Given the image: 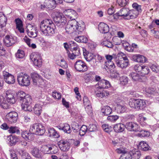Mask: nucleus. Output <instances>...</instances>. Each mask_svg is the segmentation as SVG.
Instances as JSON below:
<instances>
[{"label": "nucleus", "mask_w": 159, "mask_h": 159, "mask_svg": "<svg viewBox=\"0 0 159 159\" xmlns=\"http://www.w3.org/2000/svg\"><path fill=\"white\" fill-rule=\"evenodd\" d=\"M7 117L8 120L11 123H16L18 119L17 113L14 111L9 112L7 115Z\"/></svg>", "instance_id": "nucleus-14"}, {"label": "nucleus", "mask_w": 159, "mask_h": 159, "mask_svg": "<svg viewBox=\"0 0 159 159\" xmlns=\"http://www.w3.org/2000/svg\"><path fill=\"white\" fill-rule=\"evenodd\" d=\"M19 153L25 159H31V157L28 153L21 150L20 151Z\"/></svg>", "instance_id": "nucleus-58"}, {"label": "nucleus", "mask_w": 159, "mask_h": 159, "mask_svg": "<svg viewBox=\"0 0 159 159\" xmlns=\"http://www.w3.org/2000/svg\"><path fill=\"white\" fill-rule=\"evenodd\" d=\"M57 64L64 69L68 67L67 64L64 59H61L60 61L57 62Z\"/></svg>", "instance_id": "nucleus-57"}, {"label": "nucleus", "mask_w": 159, "mask_h": 159, "mask_svg": "<svg viewBox=\"0 0 159 159\" xmlns=\"http://www.w3.org/2000/svg\"><path fill=\"white\" fill-rule=\"evenodd\" d=\"M48 133L50 136H52L55 138H58L60 136L58 133L53 128L49 129Z\"/></svg>", "instance_id": "nucleus-44"}, {"label": "nucleus", "mask_w": 159, "mask_h": 159, "mask_svg": "<svg viewBox=\"0 0 159 159\" xmlns=\"http://www.w3.org/2000/svg\"><path fill=\"white\" fill-rule=\"evenodd\" d=\"M108 17V20L111 21H113L117 19L118 18L117 13L114 14L110 15Z\"/></svg>", "instance_id": "nucleus-63"}, {"label": "nucleus", "mask_w": 159, "mask_h": 159, "mask_svg": "<svg viewBox=\"0 0 159 159\" xmlns=\"http://www.w3.org/2000/svg\"><path fill=\"white\" fill-rule=\"evenodd\" d=\"M117 152L119 153H122L120 159H130V154L127 152H124L118 149Z\"/></svg>", "instance_id": "nucleus-40"}, {"label": "nucleus", "mask_w": 159, "mask_h": 159, "mask_svg": "<svg viewBox=\"0 0 159 159\" xmlns=\"http://www.w3.org/2000/svg\"><path fill=\"white\" fill-rule=\"evenodd\" d=\"M129 11V9L123 8L116 13L118 17L119 16H122L124 18L127 19Z\"/></svg>", "instance_id": "nucleus-20"}, {"label": "nucleus", "mask_w": 159, "mask_h": 159, "mask_svg": "<svg viewBox=\"0 0 159 159\" xmlns=\"http://www.w3.org/2000/svg\"><path fill=\"white\" fill-rule=\"evenodd\" d=\"M72 129L74 133H76L80 130V127H79L80 126L78 124L75 123L72 125Z\"/></svg>", "instance_id": "nucleus-61"}, {"label": "nucleus", "mask_w": 159, "mask_h": 159, "mask_svg": "<svg viewBox=\"0 0 159 159\" xmlns=\"http://www.w3.org/2000/svg\"><path fill=\"white\" fill-rule=\"evenodd\" d=\"M42 108V107L40 104L38 103L36 104L34 107V114L37 116H39L41 113Z\"/></svg>", "instance_id": "nucleus-34"}, {"label": "nucleus", "mask_w": 159, "mask_h": 159, "mask_svg": "<svg viewBox=\"0 0 159 159\" xmlns=\"http://www.w3.org/2000/svg\"><path fill=\"white\" fill-rule=\"evenodd\" d=\"M88 128L86 126L83 125L81 128H80L79 134L80 136H83L88 131Z\"/></svg>", "instance_id": "nucleus-48"}, {"label": "nucleus", "mask_w": 159, "mask_h": 159, "mask_svg": "<svg viewBox=\"0 0 159 159\" xmlns=\"http://www.w3.org/2000/svg\"><path fill=\"white\" fill-rule=\"evenodd\" d=\"M17 81L19 84L22 86H27L30 84V76L27 74L23 73L18 75Z\"/></svg>", "instance_id": "nucleus-5"}, {"label": "nucleus", "mask_w": 159, "mask_h": 159, "mask_svg": "<svg viewBox=\"0 0 159 159\" xmlns=\"http://www.w3.org/2000/svg\"><path fill=\"white\" fill-rule=\"evenodd\" d=\"M58 128L60 130H63L65 132L68 134L71 133V130L69 125L67 123L64 124L62 126H59Z\"/></svg>", "instance_id": "nucleus-28"}, {"label": "nucleus", "mask_w": 159, "mask_h": 159, "mask_svg": "<svg viewBox=\"0 0 159 159\" xmlns=\"http://www.w3.org/2000/svg\"><path fill=\"white\" fill-rule=\"evenodd\" d=\"M9 131L11 133H16L17 134L20 133V131L18 127L16 126H11L9 128Z\"/></svg>", "instance_id": "nucleus-49"}, {"label": "nucleus", "mask_w": 159, "mask_h": 159, "mask_svg": "<svg viewBox=\"0 0 159 159\" xmlns=\"http://www.w3.org/2000/svg\"><path fill=\"white\" fill-rule=\"evenodd\" d=\"M45 3V7L47 8L53 9L56 7V3L53 0H46Z\"/></svg>", "instance_id": "nucleus-25"}, {"label": "nucleus", "mask_w": 159, "mask_h": 159, "mask_svg": "<svg viewBox=\"0 0 159 159\" xmlns=\"http://www.w3.org/2000/svg\"><path fill=\"white\" fill-rule=\"evenodd\" d=\"M64 14L69 18L71 20H75V18L77 16V14L75 11L68 9L64 11Z\"/></svg>", "instance_id": "nucleus-19"}, {"label": "nucleus", "mask_w": 159, "mask_h": 159, "mask_svg": "<svg viewBox=\"0 0 159 159\" xmlns=\"http://www.w3.org/2000/svg\"><path fill=\"white\" fill-rule=\"evenodd\" d=\"M31 153L35 157L40 158L41 157V155L39 149L37 148L34 147L32 149L31 151Z\"/></svg>", "instance_id": "nucleus-45"}, {"label": "nucleus", "mask_w": 159, "mask_h": 159, "mask_svg": "<svg viewBox=\"0 0 159 159\" xmlns=\"http://www.w3.org/2000/svg\"><path fill=\"white\" fill-rule=\"evenodd\" d=\"M7 18L5 15L0 12V25L6 26L7 22Z\"/></svg>", "instance_id": "nucleus-47"}, {"label": "nucleus", "mask_w": 159, "mask_h": 159, "mask_svg": "<svg viewBox=\"0 0 159 159\" xmlns=\"http://www.w3.org/2000/svg\"><path fill=\"white\" fill-rule=\"evenodd\" d=\"M116 63L118 67L122 69L126 68L129 64V60L126 56L123 57L121 60H117Z\"/></svg>", "instance_id": "nucleus-12"}, {"label": "nucleus", "mask_w": 159, "mask_h": 159, "mask_svg": "<svg viewBox=\"0 0 159 159\" xmlns=\"http://www.w3.org/2000/svg\"><path fill=\"white\" fill-rule=\"evenodd\" d=\"M98 29L101 33H107L109 31L108 26L104 23H100L98 25Z\"/></svg>", "instance_id": "nucleus-21"}, {"label": "nucleus", "mask_w": 159, "mask_h": 159, "mask_svg": "<svg viewBox=\"0 0 159 159\" xmlns=\"http://www.w3.org/2000/svg\"><path fill=\"white\" fill-rule=\"evenodd\" d=\"M8 140L10 143L11 146L15 145L16 143L20 141L19 139L16 136H9L8 137Z\"/></svg>", "instance_id": "nucleus-27"}, {"label": "nucleus", "mask_w": 159, "mask_h": 159, "mask_svg": "<svg viewBox=\"0 0 159 159\" xmlns=\"http://www.w3.org/2000/svg\"><path fill=\"white\" fill-rule=\"evenodd\" d=\"M54 26V24L51 20H44L40 24V30L43 35L52 36L55 33Z\"/></svg>", "instance_id": "nucleus-1"}, {"label": "nucleus", "mask_w": 159, "mask_h": 159, "mask_svg": "<svg viewBox=\"0 0 159 159\" xmlns=\"http://www.w3.org/2000/svg\"><path fill=\"white\" fill-rule=\"evenodd\" d=\"M129 76L134 81H139L141 79V75L138 73L134 72H132L130 73Z\"/></svg>", "instance_id": "nucleus-39"}, {"label": "nucleus", "mask_w": 159, "mask_h": 159, "mask_svg": "<svg viewBox=\"0 0 159 159\" xmlns=\"http://www.w3.org/2000/svg\"><path fill=\"white\" fill-rule=\"evenodd\" d=\"M130 154L131 159H139L141 155L140 152L139 151L133 152Z\"/></svg>", "instance_id": "nucleus-42"}, {"label": "nucleus", "mask_w": 159, "mask_h": 159, "mask_svg": "<svg viewBox=\"0 0 159 159\" xmlns=\"http://www.w3.org/2000/svg\"><path fill=\"white\" fill-rule=\"evenodd\" d=\"M103 45L108 48H112L113 45L110 41L108 40L104 41L103 42Z\"/></svg>", "instance_id": "nucleus-64"}, {"label": "nucleus", "mask_w": 159, "mask_h": 159, "mask_svg": "<svg viewBox=\"0 0 159 159\" xmlns=\"http://www.w3.org/2000/svg\"><path fill=\"white\" fill-rule=\"evenodd\" d=\"M67 53L68 57L72 60L74 59L76 56H79L80 54V52H79L78 51H77V52H72V53L68 52Z\"/></svg>", "instance_id": "nucleus-53"}, {"label": "nucleus", "mask_w": 159, "mask_h": 159, "mask_svg": "<svg viewBox=\"0 0 159 159\" xmlns=\"http://www.w3.org/2000/svg\"><path fill=\"white\" fill-rule=\"evenodd\" d=\"M74 66L75 69L80 72H84L88 69L87 64L81 60L77 61L75 63Z\"/></svg>", "instance_id": "nucleus-7"}, {"label": "nucleus", "mask_w": 159, "mask_h": 159, "mask_svg": "<svg viewBox=\"0 0 159 159\" xmlns=\"http://www.w3.org/2000/svg\"><path fill=\"white\" fill-rule=\"evenodd\" d=\"M16 27V28L20 33H24V30L23 28L22 22L19 19H16L15 20Z\"/></svg>", "instance_id": "nucleus-26"}, {"label": "nucleus", "mask_w": 159, "mask_h": 159, "mask_svg": "<svg viewBox=\"0 0 159 159\" xmlns=\"http://www.w3.org/2000/svg\"><path fill=\"white\" fill-rule=\"evenodd\" d=\"M0 106L4 109L9 108V104L7 102L6 98L3 96H0Z\"/></svg>", "instance_id": "nucleus-22"}, {"label": "nucleus", "mask_w": 159, "mask_h": 159, "mask_svg": "<svg viewBox=\"0 0 159 159\" xmlns=\"http://www.w3.org/2000/svg\"><path fill=\"white\" fill-rule=\"evenodd\" d=\"M139 13L136 10H129L127 19H134L138 16Z\"/></svg>", "instance_id": "nucleus-29"}, {"label": "nucleus", "mask_w": 159, "mask_h": 159, "mask_svg": "<svg viewBox=\"0 0 159 159\" xmlns=\"http://www.w3.org/2000/svg\"><path fill=\"white\" fill-rule=\"evenodd\" d=\"M132 59L134 61L139 63H145L147 61V59L145 57L139 54L133 55Z\"/></svg>", "instance_id": "nucleus-17"}, {"label": "nucleus", "mask_w": 159, "mask_h": 159, "mask_svg": "<svg viewBox=\"0 0 159 159\" xmlns=\"http://www.w3.org/2000/svg\"><path fill=\"white\" fill-rule=\"evenodd\" d=\"M102 127L105 132L108 133H110L112 130V128L111 126L106 124L102 125Z\"/></svg>", "instance_id": "nucleus-55"}, {"label": "nucleus", "mask_w": 159, "mask_h": 159, "mask_svg": "<svg viewBox=\"0 0 159 159\" xmlns=\"http://www.w3.org/2000/svg\"><path fill=\"white\" fill-rule=\"evenodd\" d=\"M38 123H36L31 125L30 131L37 135Z\"/></svg>", "instance_id": "nucleus-50"}, {"label": "nucleus", "mask_w": 159, "mask_h": 159, "mask_svg": "<svg viewBox=\"0 0 159 159\" xmlns=\"http://www.w3.org/2000/svg\"><path fill=\"white\" fill-rule=\"evenodd\" d=\"M70 48L73 52L78 51L79 52H80L79 47L76 43L73 41L70 42Z\"/></svg>", "instance_id": "nucleus-33"}, {"label": "nucleus", "mask_w": 159, "mask_h": 159, "mask_svg": "<svg viewBox=\"0 0 159 159\" xmlns=\"http://www.w3.org/2000/svg\"><path fill=\"white\" fill-rule=\"evenodd\" d=\"M31 76L34 85H38L39 86H40L44 83L43 79L38 74L35 73H32Z\"/></svg>", "instance_id": "nucleus-10"}, {"label": "nucleus", "mask_w": 159, "mask_h": 159, "mask_svg": "<svg viewBox=\"0 0 159 159\" xmlns=\"http://www.w3.org/2000/svg\"><path fill=\"white\" fill-rule=\"evenodd\" d=\"M90 57H87V58H85L86 61L90 62V64L91 65L94 67L97 66L98 61H97V60L95 58L96 56L93 54L92 55V56H90ZM85 58H86L85 57Z\"/></svg>", "instance_id": "nucleus-23"}, {"label": "nucleus", "mask_w": 159, "mask_h": 159, "mask_svg": "<svg viewBox=\"0 0 159 159\" xmlns=\"http://www.w3.org/2000/svg\"><path fill=\"white\" fill-rule=\"evenodd\" d=\"M27 131H23L21 133V136L25 139L28 142H30L34 140V136L33 133Z\"/></svg>", "instance_id": "nucleus-16"}, {"label": "nucleus", "mask_w": 159, "mask_h": 159, "mask_svg": "<svg viewBox=\"0 0 159 159\" xmlns=\"http://www.w3.org/2000/svg\"><path fill=\"white\" fill-rule=\"evenodd\" d=\"M142 70L141 71V73L143 75H147L149 72V69L146 66H143Z\"/></svg>", "instance_id": "nucleus-62"}, {"label": "nucleus", "mask_w": 159, "mask_h": 159, "mask_svg": "<svg viewBox=\"0 0 159 159\" xmlns=\"http://www.w3.org/2000/svg\"><path fill=\"white\" fill-rule=\"evenodd\" d=\"M101 111L103 115L107 116L111 113L112 110L111 108L109 106H107L102 108Z\"/></svg>", "instance_id": "nucleus-30"}, {"label": "nucleus", "mask_w": 159, "mask_h": 159, "mask_svg": "<svg viewBox=\"0 0 159 159\" xmlns=\"http://www.w3.org/2000/svg\"><path fill=\"white\" fill-rule=\"evenodd\" d=\"M139 149L143 151H147L151 149L150 147L144 141L140 142L138 146Z\"/></svg>", "instance_id": "nucleus-24"}, {"label": "nucleus", "mask_w": 159, "mask_h": 159, "mask_svg": "<svg viewBox=\"0 0 159 159\" xmlns=\"http://www.w3.org/2000/svg\"><path fill=\"white\" fill-rule=\"evenodd\" d=\"M95 80L98 82L96 85L92 86V89H108L111 86L108 81L104 79L101 80V77L98 75H96L95 76Z\"/></svg>", "instance_id": "nucleus-4"}, {"label": "nucleus", "mask_w": 159, "mask_h": 159, "mask_svg": "<svg viewBox=\"0 0 159 159\" xmlns=\"http://www.w3.org/2000/svg\"><path fill=\"white\" fill-rule=\"evenodd\" d=\"M26 95L24 92L21 90H20L16 93V96L17 98L19 99L21 101Z\"/></svg>", "instance_id": "nucleus-46"}, {"label": "nucleus", "mask_w": 159, "mask_h": 159, "mask_svg": "<svg viewBox=\"0 0 159 159\" xmlns=\"http://www.w3.org/2000/svg\"><path fill=\"white\" fill-rule=\"evenodd\" d=\"M138 108L137 110L142 109L145 107L146 102L145 101L143 100L140 99H137V102Z\"/></svg>", "instance_id": "nucleus-38"}, {"label": "nucleus", "mask_w": 159, "mask_h": 159, "mask_svg": "<svg viewBox=\"0 0 159 159\" xmlns=\"http://www.w3.org/2000/svg\"><path fill=\"white\" fill-rule=\"evenodd\" d=\"M115 109L118 113H121L125 111L126 108L125 106L117 104L115 107Z\"/></svg>", "instance_id": "nucleus-35"}, {"label": "nucleus", "mask_w": 159, "mask_h": 159, "mask_svg": "<svg viewBox=\"0 0 159 159\" xmlns=\"http://www.w3.org/2000/svg\"><path fill=\"white\" fill-rule=\"evenodd\" d=\"M84 24H80L79 22L75 20H69L66 25L65 30L68 34H71L75 32L76 34H80L84 30Z\"/></svg>", "instance_id": "nucleus-2"}, {"label": "nucleus", "mask_w": 159, "mask_h": 159, "mask_svg": "<svg viewBox=\"0 0 159 159\" xmlns=\"http://www.w3.org/2000/svg\"><path fill=\"white\" fill-rule=\"evenodd\" d=\"M125 125L122 123L117 124L114 126V129L116 132H120L123 131L125 129Z\"/></svg>", "instance_id": "nucleus-31"}, {"label": "nucleus", "mask_w": 159, "mask_h": 159, "mask_svg": "<svg viewBox=\"0 0 159 159\" xmlns=\"http://www.w3.org/2000/svg\"><path fill=\"white\" fill-rule=\"evenodd\" d=\"M149 135L150 133L148 131L144 130H141L140 133L138 134V136L141 137L149 136Z\"/></svg>", "instance_id": "nucleus-52"}, {"label": "nucleus", "mask_w": 159, "mask_h": 159, "mask_svg": "<svg viewBox=\"0 0 159 159\" xmlns=\"http://www.w3.org/2000/svg\"><path fill=\"white\" fill-rule=\"evenodd\" d=\"M58 145L60 149L63 152L67 151L70 148V144L67 140L62 139L58 142Z\"/></svg>", "instance_id": "nucleus-11"}, {"label": "nucleus", "mask_w": 159, "mask_h": 159, "mask_svg": "<svg viewBox=\"0 0 159 159\" xmlns=\"http://www.w3.org/2000/svg\"><path fill=\"white\" fill-rule=\"evenodd\" d=\"M75 40L78 42L86 43L88 41L87 38L84 36H80L75 38Z\"/></svg>", "instance_id": "nucleus-43"}, {"label": "nucleus", "mask_w": 159, "mask_h": 159, "mask_svg": "<svg viewBox=\"0 0 159 159\" xmlns=\"http://www.w3.org/2000/svg\"><path fill=\"white\" fill-rule=\"evenodd\" d=\"M120 80L121 84L123 85H125L128 82V78L125 76L120 77Z\"/></svg>", "instance_id": "nucleus-60"}, {"label": "nucleus", "mask_w": 159, "mask_h": 159, "mask_svg": "<svg viewBox=\"0 0 159 159\" xmlns=\"http://www.w3.org/2000/svg\"><path fill=\"white\" fill-rule=\"evenodd\" d=\"M58 150L57 147L50 145H43L41 148V152L44 154H55L57 152Z\"/></svg>", "instance_id": "nucleus-8"}, {"label": "nucleus", "mask_w": 159, "mask_h": 159, "mask_svg": "<svg viewBox=\"0 0 159 159\" xmlns=\"http://www.w3.org/2000/svg\"><path fill=\"white\" fill-rule=\"evenodd\" d=\"M16 41V38L7 35L6 36L4 42L7 47H9L15 43Z\"/></svg>", "instance_id": "nucleus-18"}, {"label": "nucleus", "mask_w": 159, "mask_h": 159, "mask_svg": "<svg viewBox=\"0 0 159 159\" xmlns=\"http://www.w3.org/2000/svg\"><path fill=\"white\" fill-rule=\"evenodd\" d=\"M37 135H41L45 133V130L44 127L43 125L40 123H38Z\"/></svg>", "instance_id": "nucleus-37"}, {"label": "nucleus", "mask_w": 159, "mask_h": 159, "mask_svg": "<svg viewBox=\"0 0 159 159\" xmlns=\"http://www.w3.org/2000/svg\"><path fill=\"white\" fill-rule=\"evenodd\" d=\"M137 101V99L131 98L129 100V105L130 107L137 110L138 107L137 104L135 103Z\"/></svg>", "instance_id": "nucleus-41"}, {"label": "nucleus", "mask_w": 159, "mask_h": 159, "mask_svg": "<svg viewBox=\"0 0 159 159\" xmlns=\"http://www.w3.org/2000/svg\"><path fill=\"white\" fill-rule=\"evenodd\" d=\"M26 28V32L30 37L34 38L37 36L38 31L36 27L29 24L27 26Z\"/></svg>", "instance_id": "nucleus-9"}, {"label": "nucleus", "mask_w": 159, "mask_h": 159, "mask_svg": "<svg viewBox=\"0 0 159 159\" xmlns=\"http://www.w3.org/2000/svg\"><path fill=\"white\" fill-rule=\"evenodd\" d=\"M25 53L22 50H18L16 54V57L17 58L22 59L25 57Z\"/></svg>", "instance_id": "nucleus-54"}, {"label": "nucleus", "mask_w": 159, "mask_h": 159, "mask_svg": "<svg viewBox=\"0 0 159 159\" xmlns=\"http://www.w3.org/2000/svg\"><path fill=\"white\" fill-rule=\"evenodd\" d=\"M52 15L55 24L57 26L61 27L65 25L66 22V19L62 13L54 12Z\"/></svg>", "instance_id": "nucleus-3"}, {"label": "nucleus", "mask_w": 159, "mask_h": 159, "mask_svg": "<svg viewBox=\"0 0 159 159\" xmlns=\"http://www.w3.org/2000/svg\"><path fill=\"white\" fill-rule=\"evenodd\" d=\"M88 129L89 132H93L96 131L98 129V128L96 125L92 124L89 125Z\"/></svg>", "instance_id": "nucleus-59"}, {"label": "nucleus", "mask_w": 159, "mask_h": 159, "mask_svg": "<svg viewBox=\"0 0 159 159\" xmlns=\"http://www.w3.org/2000/svg\"><path fill=\"white\" fill-rule=\"evenodd\" d=\"M95 75V73L93 71H90L89 73H85L84 75V78L86 81H90L93 79V76Z\"/></svg>", "instance_id": "nucleus-32"}, {"label": "nucleus", "mask_w": 159, "mask_h": 159, "mask_svg": "<svg viewBox=\"0 0 159 159\" xmlns=\"http://www.w3.org/2000/svg\"><path fill=\"white\" fill-rule=\"evenodd\" d=\"M95 93L96 95L99 97L102 98L105 96H108L109 93L107 91H105L103 90L102 91H101L100 90H97L95 92Z\"/></svg>", "instance_id": "nucleus-36"}, {"label": "nucleus", "mask_w": 159, "mask_h": 159, "mask_svg": "<svg viewBox=\"0 0 159 159\" xmlns=\"http://www.w3.org/2000/svg\"><path fill=\"white\" fill-rule=\"evenodd\" d=\"M22 108L25 111H30L32 110L30 104L32 99L31 96L28 94L26 95L22 100Z\"/></svg>", "instance_id": "nucleus-6"}, {"label": "nucleus", "mask_w": 159, "mask_h": 159, "mask_svg": "<svg viewBox=\"0 0 159 159\" xmlns=\"http://www.w3.org/2000/svg\"><path fill=\"white\" fill-rule=\"evenodd\" d=\"M30 58L32 61H35L37 59H42L40 55L38 53H32L30 55Z\"/></svg>", "instance_id": "nucleus-51"}, {"label": "nucleus", "mask_w": 159, "mask_h": 159, "mask_svg": "<svg viewBox=\"0 0 159 159\" xmlns=\"http://www.w3.org/2000/svg\"><path fill=\"white\" fill-rule=\"evenodd\" d=\"M125 127L129 131H139V126L137 124L133 122H129L126 124Z\"/></svg>", "instance_id": "nucleus-13"}, {"label": "nucleus", "mask_w": 159, "mask_h": 159, "mask_svg": "<svg viewBox=\"0 0 159 159\" xmlns=\"http://www.w3.org/2000/svg\"><path fill=\"white\" fill-rule=\"evenodd\" d=\"M119 118V116L117 115H111L107 116V119L111 122H115Z\"/></svg>", "instance_id": "nucleus-56"}, {"label": "nucleus", "mask_w": 159, "mask_h": 159, "mask_svg": "<svg viewBox=\"0 0 159 159\" xmlns=\"http://www.w3.org/2000/svg\"><path fill=\"white\" fill-rule=\"evenodd\" d=\"M4 79L5 81L8 84H11L15 82L14 76L6 71H4L3 73Z\"/></svg>", "instance_id": "nucleus-15"}]
</instances>
